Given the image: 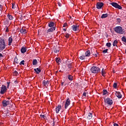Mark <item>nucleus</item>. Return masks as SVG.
<instances>
[{"label": "nucleus", "instance_id": "obj_26", "mask_svg": "<svg viewBox=\"0 0 126 126\" xmlns=\"http://www.w3.org/2000/svg\"><path fill=\"white\" fill-rule=\"evenodd\" d=\"M117 44H118V40H114L113 42L114 47H116V46H117Z\"/></svg>", "mask_w": 126, "mask_h": 126}, {"label": "nucleus", "instance_id": "obj_35", "mask_svg": "<svg viewBox=\"0 0 126 126\" xmlns=\"http://www.w3.org/2000/svg\"><path fill=\"white\" fill-rule=\"evenodd\" d=\"M106 73V72H105V71H104V69H102V71H101V74L103 76H104V75H105V74Z\"/></svg>", "mask_w": 126, "mask_h": 126}, {"label": "nucleus", "instance_id": "obj_36", "mask_svg": "<svg viewBox=\"0 0 126 126\" xmlns=\"http://www.w3.org/2000/svg\"><path fill=\"white\" fill-rule=\"evenodd\" d=\"M117 86H118V84H117V83H114L113 84L114 88L116 89L117 88Z\"/></svg>", "mask_w": 126, "mask_h": 126}, {"label": "nucleus", "instance_id": "obj_45", "mask_svg": "<svg viewBox=\"0 0 126 126\" xmlns=\"http://www.w3.org/2000/svg\"><path fill=\"white\" fill-rule=\"evenodd\" d=\"M14 5H15V3H12V8H13V9H14V8H15Z\"/></svg>", "mask_w": 126, "mask_h": 126}, {"label": "nucleus", "instance_id": "obj_40", "mask_svg": "<svg viewBox=\"0 0 126 126\" xmlns=\"http://www.w3.org/2000/svg\"><path fill=\"white\" fill-rule=\"evenodd\" d=\"M111 43H106V46H107V47H108L109 48H110V47H111Z\"/></svg>", "mask_w": 126, "mask_h": 126}, {"label": "nucleus", "instance_id": "obj_52", "mask_svg": "<svg viewBox=\"0 0 126 126\" xmlns=\"http://www.w3.org/2000/svg\"><path fill=\"white\" fill-rule=\"evenodd\" d=\"M20 20H22V16H21V17L19 18Z\"/></svg>", "mask_w": 126, "mask_h": 126}, {"label": "nucleus", "instance_id": "obj_5", "mask_svg": "<svg viewBox=\"0 0 126 126\" xmlns=\"http://www.w3.org/2000/svg\"><path fill=\"white\" fill-rule=\"evenodd\" d=\"M104 102L105 104H107V105H112L113 104V100L109 97L105 98Z\"/></svg>", "mask_w": 126, "mask_h": 126}, {"label": "nucleus", "instance_id": "obj_43", "mask_svg": "<svg viewBox=\"0 0 126 126\" xmlns=\"http://www.w3.org/2000/svg\"><path fill=\"white\" fill-rule=\"evenodd\" d=\"M41 118H43L44 119H47V117L43 115H40Z\"/></svg>", "mask_w": 126, "mask_h": 126}, {"label": "nucleus", "instance_id": "obj_28", "mask_svg": "<svg viewBox=\"0 0 126 126\" xmlns=\"http://www.w3.org/2000/svg\"><path fill=\"white\" fill-rule=\"evenodd\" d=\"M56 62L57 63H59V64H60V63H61V59L58 58H56Z\"/></svg>", "mask_w": 126, "mask_h": 126}, {"label": "nucleus", "instance_id": "obj_49", "mask_svg": "<svg viewBox=\"0 0 126 126\" xmlns=\"http://www.w3.org/2000/svg\"><path fill=\"white\" fill-rule=\"evenodd\" d=\"M83 96H84L85 97H86V92H84Z\"/></svg>", "mask_w": 126, "mask_h": 126}, {"label": "nucleus", "instance_id": "obj_48", "mask_svg": "<svg viewBox=\"0 0 126 126\" xmlns=\"http://www.w3.org/2000/svg\"><path fill=\"white\" fill-rule=\"evenodd\" d=\"M5 32H9V31H8V27H6V30L5 31Z\"/></svg>", "mask_w": 126, "mask_h": 126}, {"label": "nucleus", "instance_id": "obj_42", "mask_svg": "<svg viewBox=\"0 0 126 126\" xmlns=\"http://www.w3.org/2000/svg\"><path fill=\"white\" fill-rule=\"evenodd\" d=\"M65 37L66 38H68L69 37V34L68 33H65Z\"/></svg>", "mask_w": 126, "mask_h": 126}, {"label": "nucleus", "instance_id": "obj_4", "mask_svg": "<svg viewBox=\"0 0 126 126\" xmlns=\"http://www.w3.org/2000/svg\"><path fill=\"white\" fill-rule=\"evenodd\" d=\"M111 4L112 5V6L115 7V8H118V9H122V8H123L121 5H119V4L116 2H111Z\"/></svg>", "mask_w": 126, "mask_h": 126}, {"label": "nucleus", "instance_id": "obj_46", "mask_svg": "<svg viewBox=\"0 0 126 126\" xmlns=\"http://www.w3.org/2000/svg\"><path fill=\"white\" fill-rule=\"evenodd\" d=\"M114 126H119V124H117V123H114L113 125Z\"/></svg>", "mask_w": 126, "mask_h": 126}, {"label": "nucleus", "instance_id": "obj_56", "mask_svg": "<svg viewBox=\"0 0 126 126\" xmlns=\"http://www.w3.org/2000/svg\"><path fill=\"white\" fill-rule=\"evenodd\" d=\"M62 85H63V82L62 83Z\"/></svg>", "mask_w": 126, "mask_h": 126}, {"label": "nucleus", "instance_id": "obj_9", "mask_svg": "<svg viewBox=\"0 0 126 126\" xmlns=\"http://www.w3.org/2000/svg\"><path fill=\"white\" fill-rule=\"evenodd\" d=\"M69 105H70V100L69 98H67L65 104V109H67Z\"/></svg>", "mask_w": 126, "mask_h": 126}, {"label": "nucleus", "instance_id": "obj_15", "mask_svg": "<svg viewBox=\"0 0 126 126\" xmlns=\"http://www.w3.org/2000/svg\"><path fill=\"white\" fill-rule=\"evenodd\" d=\"M34 71H35V72H36V73H37V74H39V73H40L41 72V69H40L39 68H34Z\"/></svg>", "mask_w": 126, "mask_h": 126}, {"label": "nucleus", "instance_id": "obj_53", "mask_svg": "<svg viewBox=\"0 0 126 126\" xmlns=\"http://www.w3.org/2000/svg\"><path fill=\"white\" fill-rule=\"evenodd\" d=\"M63 31H64V32L66 31V29H63Z\"/></svg>", "mask_w": 126, "mask_h": 126}, {"label": "nucleus", "instance_id": "obj_47", "mask_svg": "<svg viewBox=\"0 0 126 126\" xmlns=\"http://www.w3.org/2000/svg\"><path fill=\"white\" fill-rule=\"evenodd\" d=\"M117 20L118 22H121V19L118 18V19H117Z\"/></svg>", "mask_w": 126, "mask_h": 126}, {"label": "nucleus", "instance_id": "obj_2", "mask_svg": "<svg viewBox=\"0 0 126 126\" xmlns=\"http://www.w3.org/2000/svg\"><path fill=\"white\" fill-rule=\"evenodd\" d=\"M114 31L116 33H118V34H124L125 33V32H124V30H123V28L121 26H118L114 28Z\"/></svg>", "mask_w": 126, "mask_h": 126}, {"label": "nucleus", "instance_id": "obj_27", "mask_svg": "<svg viewBox=\"0 0 126 126\" xmlns=\"http://www.w3.org/2000/svg\"><path fill=\"white\" fill-rule=\"evenodd\" d=\"M73 78V77L72 76L70 75H68V79H69V80L71 81L72 80Z\"/></svg>", "mask_w": 126, "mask_h": 126}, {"label": "nucleus", "instance_id": "obj_51", "mask_svg": "<svg viewBox=\"0 0 126 126\" xmlns=\"http://www.w3.org/2000/svg\"><path fill=\"white\" fill-rule=\"evenodd\" d=\"M7 84L8 86H9V84H10V83L9 82H7Z\"/></svg>", "mask_w": 126, "mask_h": 126}, {"label": "nucleus", "instance_id": "obj_6", "mask_svg": "<svg viewBox=\"0 0 126 126\" xmlns=\"http://www.w3.org/2000/svg\"><path fill=\"white\" fill-rule=\"evenodd\" d=\"M6 91H7L6 86H4V85H2V87H1V91L0 92V94H4Z\"/></svg>", "mask_w": 126, "mask_h": 126}, {"label": "nucleus", "instance_id": "obj_25", "mask_svg": "<svg viewBox=\"0 0 126 126\" xmlns=\"http://www.w3.org/2000/svg\"><path fill=\"white\" fill-rule=\"evenodd\" d=\"M7 16L9 20H12L13 19V17L11 15L8 14Z\"/></svg>", "mask_w": 126, "mask_h": 126}, {"label": "nucleus", "instance_id": "obj_30", "mask_svg": "<svg viewBox=\"0 0 126 126\" xmlns=\"http://www.w3.org/2000/svg\"><path fill=\"white\" fill-rule=\"evenodd\" d=\"M122 40L123 42H125V43H126V36H123V37H122Z\"/></svg>", "mask_w": 126, "mask_h": 126}, {"label": "nucleus", "instance_id": "obj_14", "mask_svg": "<svg viewBox=\"0 0 126 126\" xmlns=\"http://www.w3.org/2000/svg\"><path fill=\"white\" fill-rule=\"evenodd\" d=\"M20 33L22 34H26L27 33V31L25 29H21L20 31Z\"/></svg>", "mask_w": 126, "mask_h": 126}, {"label": "nucleus", "instance_id": "obj_10", "mask_svg": "<svg viewBox=\"0 0 126 126\" xmlns=\"http://www.w3.org/2000/svg\"><path fill=\"white\" fill-rule=\"evenodd\" d=\"M62 109V106L61 105H58L57 107L56 108V112L57 114H59V112Z\"/></svg>", "mask_w": 126, "mask_h": 126}, {"label": "nucleus", "instance_id": "obj_55", "mask_svg": "<svg viewBox=\"0 0 126 126\" xmlns=\"http://www.w3.org/2000/svg\"><path fill=\"white\" fill-rule=\"evenodd\" d=\"M7 88H8L9 87V86H8V85H7Z\"/></svg>", "mask_w": 126, "mask_h": 126}, {"label": "nucleus", "instance_id": "obj_24", "mask_svg": "<svg viewBox=\"0 0 126 126\" xmlns=\"http://www.w3.org/2000/svg\"><path fill=\"white\" fill-rule=\"evenodd\" d=\"M87 119H88V120H91L92 119V114L89 113Z\"/></svg>", "mask_w": 126, "mask_h": 126}, {"label": "nucleus", "instance_id": "obj_41", "mask_svg": "<svg viewBox=\"0 0 126 126\" xmlns=\"http://www.w3.org/2000/svg\"><path fill=\"white\" fill-rule=\"evenodd\" d=\"M67 66L69 68H71V67H72L71 63H69L67 65Z\"/></svg>", "mask_w": 126, "mask_h": 126}, {"label": "nucleus", "instance_id": "obj_57", "mask_svg": "<svg viewBox=\"0 0 126 126\" xmlns=\"http://www.w3.org/2000/svg\"><path fill=\"white\" fill-rule=\"evenodd\" d=\"M59 6H62V5H61V3H60Z\"/></svg>", "mask_w": 126, "mask_h": 126}, {"label": "nucleus", "instance_id": "obj_39", "mask_svg": "<svg viewBox=\"0 0 126 126\" xmlns=\"http://www.w3.org/2000/svg\"><path fill=\"white\" fill-rule=\"evenodd\" d=\"M108 52V49H105L102 51V53L103 54H106V53Z\"/></svg>", "mask_w": 126, "mask_h": 126}, {"label": "nucleus", "instance_id": "obj_3", "mask_svg": "<svg viewBox=\"0 0 126 126\" xmlns=\"http://www.w3.org/2000/svg\"><path fill=\"white\" fill-rule=\"evenodd\" d=\"M91 71L93 73H98L100 71V68L98 67L93 66L91 68Z\"/></svg>", "mask_w": 126, "mask_h": 126}, {"label": "nucleus", "instance_id": "obj_31", "mask_svg": "<svg viewBox=\"0 0 126 126\" xmlns=\"http://www.w3.org/2000/svg\"><path fill=\"white\" fill-rule=\"evenodd\" d=\"M96 49H95L94 50V49H92L91 50V54H92L93 55V56H94L95 55V54H94V52H96Z\"/></svg>", "mask_w": 126, "mask_h": 126}, {"label": "nucleus", "instance_id": "obj_18", "mask_svg": "<svg viewBox=\"0 0 126 126\" xmlns=\"http://www.w3.org/2000/svg\"><path fill=\"white\" fill-rule=\"evenodd\" d=\"M86 57H89L91 55V52L89 50H87L85 53Z\"/></svg>", "mask_w": 126, "mask_h": 126}, {"label": "nucleus", "instance_id": "obj_19", "mask_svg": "<svg viewBox=\"0 0 126 126\" xmlns=\"http://www.w3.org/2000/svg\"><path fill=\"white\" fill-rule=\"evenodd\" d=\"M42 84L44 85V86L47 87V86L49 85V81H43V82L42 83Z\"/></svg>", "mask_w": 126, "mask_h": 126}, {"label": "nucleus", "instance_id": "obj_32", "mask_svg": "<svg viewBox=\"0 0 126 126\" xmlns=\"http://www.w3.org/2000/svg\"><path fill=\"white\" fill-rule=\"evenodd\" d=\"M96 49H95L94 50V49H92L91 50V54H92L93 55V56H94L95 55V54H94V52H96Z\"/></svg>", "mask_w": 126, "mask_h": 126}, {"label": "nucleus", "instance_id": "obj_23", "mask_svg": "<svg viewBox=\"0 0 126 126\" xmlns=\"http://www.w3.org/2000/svg\"><path fill=\"white\" fill-rule=\"evenodd\" d=\"M108 17V14H103L101 15V18L103 19V18H106Z\"/></svg>", "mask_w": 126, "mask_h": 126}, {"label": "nucleus", "instance_id": "obj_37", "mask_svg": "<svg viewBox=\"0 0 126 126\" xmlns=\"http://www.w3.org/2000/svg\"><path fill=\"white\" fill-rule=\"evenodd\" d=\"M24 63H25V61H24V60L22 61L20 63V65H21V64H23V65H24Z\"/></svg>", "mask_w": 126, "mask_h": 126}, {"label": "nucleus", "instance_id": "obj_22", "mask_svg": "<svg viewBox=\"0 0 126 126\" xmlns=\"http://www.w3.org/2000/svg\"><path fill=\"white\" fill-rule=\"evenodd\" d=\"M38 63V61H37V60L34 59L32 61V64L33 65H36Z\"/></svg>", "mask_w": 126, "mask_h": 126}, {"label": "nucleus", "instance_id": "obj_50", "mask_svg": "<svg viewBox=\"0 0 126 126\" xmlns=\"http://www.w3.org/2000/svg\"><path fill=\"white\" fill-rule=\"evenodd\" d=\"M66 25H67V24L65 23L63 26V27H66Z\"/></svg>", "mask_w": 126, "mask_h": 126}, {"label": "nucleus", "instance_id": "obj_54", "mask_svg": "<svg viewBox=\"0 0 126 126\" xmlns=\"http://www.w3.org/2000/svg\"><path fill=\"white\" fill-rule=\"evenodd\" d=\"M94 56H95V57H97V55L96 54H94Z\"/></svg>", "mask_w": 126, "mask_h": 126}, {"label": "nucleus", "instance_id": "obj_20", "mask_svg": "<svg viewBox=\"0 0 126 126\" xmlns=\"http://www.w3.org/2000/svg\"><path fill=\"white\" fill-rule=\"evenodd\" d=\"M21 52L22 54H24V53H26V48L22 47L21 49Z\"/></svg>", "mask_w": 126, "mask_h": 126}, {"label": "nucleus", "instance_id": "obj_17", "mask_svg": "<svg viewBox=\"0 0 126 126\" xmlns=\"http://www.w3.org/2000/svg\"><path fill=\"white\" fill-rule=\"evenodd\" d=\"M12 37H9L8 38V46L11 45V43H12Z\"/></svg>", "mask_w": 126, "mask_h": 126}, {"label": "nucleus", "instance_id": "obj_38", "mask_svg": "<svg viewBox=\"0 0 126 126\" xmlns=\"http://www.w3.org/2000/svg\"><path fill=\"white\" fill-rule=\"evenodd\" d=\"M13 74L14 75H18V72H17L16 70H15L13 72Z\"/></svg>", "mask_w": 126, "mask_h": 126}, {"label": "nucleus", "instance_id": "obj_44", "mask_svg": "<svg viewBox=\"0 0 126 126\" xmlns=\"http://www.w3.org/2000/svg\"><path fill=\"white\" fill-rule=\"evenodd\" d=\"M1 10H2V5L0 4V11H1Z\"/></svg>", "mask_w": 126, "mask_h": 126}, {"label": "nucleus", "instance_id": "obj_21", "mask_svg": "<svg viewBox=\"0 0 126 126\" xmlns=\"http://www.w3.org/2000/svg\"><path fill=\"white\" fill-rule=\"evenodd\" d=\"M53 51L54 53H59V52H60V50L57 49V47H54L53 48Z\"/></svg>", "mask_w": 126, "mask_h": 126}, {"label": "nucleus", "instance_id": "obj_11", "mask_svg": "<svg viewBox=\"0 0 126 126\" xmlns=\"http://www.w3.org/2000/svg\"><path fill=\"white\" fill-rule=\"evenodd\" d=\"M71 29L73 31H77V29H78V26L77 25H73L71 27Z\"/></svg>", "mask_w": 126, "mask_h": 126}, {"label": "nucleus", "instance_id": "obj_13", "mask_svg": "<svg viewBox=\"0 0 126 126\" xmlns=\"http://www.w3.org/2000/svg\"><path fill=\"white\" fill-rule=\"evenodd\" d=\"M115 95L118 97V98H119V99H121V98H122V94H121V93L119 92H116Z\"/></svg>", "mask_w": 126, "mask_h": 126}, {"label": "nucleus", "instance_id": "obj_34", "mask_svg": "<svg viewBox=\"0 0 126 126\" xmlns=\"http://www.w3.org/2000/svg\"><path fill=\"white\" fill-rule=\"evenodd\" d=\"M103 95H106V94L108 93V91H107L106 90H103Z\"/></svg>", "mask_w": 126, "mask_h": 126}, {"label": "nucleus", "instance_id": "obj_1", "mask_svg": "<svg viewBox=\"0 0 126 126\" xmlns=\"http://www.w3.org/2000/svg\"><path fill=\"white\" fill-rule=\"evenodd\" d=\"M5 43L3 38H0V52L3 51L5 49Z\"/></svg>", "mask_w": 126, "mask_h": 126}, {"label": "nucleus", "instance_id": "obj_29", "mask_svg": "<svg viewBox=\"0 0 126 126\" xmlns=\"http://www.w3.org/2000/svg\"><path fill=\"white\" fill-rule=\"evenodd\" d=\"M14 62L15 63H19V61H18V59L16 57H15L14 59Z\"/></svg>", "mask_w": 126, "mask_h": 126}, {"label": "nucleus", "instance_id": "obj_8", "mask_svg": "<svg viewBox=\"0 0 126 126\" xmlns=\"http://www.w3.org/2000/svg\"><path fill=\"white\" fill-rule=\"evenodd\" d=\"M2 104H3V107H6L9 104V100H3L2 101Z\"/></svg>", "mask_w": 126, "mask_h": 126}, {"label": "nucleus", "instance_id": "obj_7", "mask_svg": "<svg viewBox=\"0 0 126 126\" xmlns=\"http://www.w3.org/2000/svg\"><path fill=\"white\" fill-rule=\"evenodd\" d=\"M103 5H104V3L102 2H97L96 4V8L97 9H101L103 7Z\"/></svg>", "mask_w": 126, "mask_h": 126}, {"label": "nucleus", "instance_id": "obj_16", "mask_svg": "<svg viewBox=\"0 0 126 126\" xmlns=\"http://www.w3.org/2000/svg\"><path fill=\"white\" fill-rule=\"evenodd\" d=\"M48 26L49 27H54V26H55V23L53 22H50L48 23Z\"/></svg>", "mask_w": 126, "mask_h": 126}, {"label": "nucleus", "instance_id": "obj_33", "mask_svg": "<svg viewBox=\"0 0 126 126\" xmlns=\"http://www.w3.org/2000/svg\"><path fill=\"white\" fill-rule=\"evenodd\" d=\"M85 57L86 56H85L84 55H82V56L80 57V60H85Z\"/></svg>", "mask_w": 126, "mask_h": 126}, {"label": "nucleus", "instance_id": "obj_12", "mask_svg": "<svg viewBox=\"0 0 126 126\" xmlns=\"http://www.w3.org/2000/svg\"><path fill=\"white\" fill-rule=\"evenodd\" d=\"M56 30V27H53L51 28L50 29H49L47 30V33H49V32H53V31H55Z\"/></svg>", "mask_w": 126, "mask_h": 126}]
</instances>
